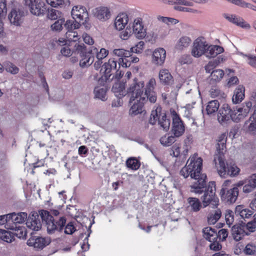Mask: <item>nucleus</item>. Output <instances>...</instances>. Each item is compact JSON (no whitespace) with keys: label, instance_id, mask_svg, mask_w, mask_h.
<instances>
[{"label":"nucleus","instance_id":"obj_6","mask_svg":"<svg viewBox=\"0 0 256 256\" xmlns=\"http://www.w3.org/2000/svg\"><path fill=\"white\" fill-rule=\"evenodd\" d=\"M157 121L158 125L164 130L167 131L169 130L170 124V119L168 118L166 114L162 112L160 106H158L152 111L149 120V122L152 125L156 124Z\"/></svg>","mask_w":256,"mask_h":256},{"label":"nucleus","instance_id":"obj_64","mask_svg":"<svg viewBox=\"0 0 256 256\" xmlns=\"http://www.w3.org/2000/svg\"><path fill=\"white\" fill-rule=\"evenodd\" d=\"M82 37L84 41L86 44H87L90 45H92L94 43V41L92 38L87 34H84L82 35Z\"/></svg>","mask_w":256,"mask_h":256},{"label":"nucleus","instance_id":"obj_29","mask_svg":"<svg viewBox=\"0 0 256 256\" xmlns=\"http://www.w3.org/2000/svg\"><path fill=\"white\" fill-rule=\"evenodd\" d=\"M94 16L100 20H106L110 16V12L107 7L100 6L95 9Z\"/></svg>","mask_w":256,"mask_h":256},{"label":"nucleus","instance_id":"obj_42","mask_svg":"<svg viewBox=\"0 0 256 256\" xmlns=\"http://www.w3.org/2000/svg\"><path fill=\"white\" fill-rule=\"evenodd\" d=\"M80 24L77 21L68 20L64 24V27L68 30V32L73 30H74L78 28Z\"/></svg>","mask_w":256,"mask_h":256},{"label":"nucleus","instance_id":"obj_53","mask_svg":"<svg viewBox=\"0 0 256 256\" xmlns=\"http://www.w3.org/2000/svg\"><path fill=\"white\" fill-rule=\"evenodd\" d=\"M144 46V42L140 41L136 44L135 46L131 48L130 51L134 53H141L143 50Z\"/></svg>","mask_w":256,"mask_h":256},{"label":"nucleus","instance_id":"obj_28","mask_svg":"<svg viewBox=\"0 0 256 256\" xmlns=\"http://www.w3.org/2000/svg\"><path fill=\"white\" fill-rule=\"evenodd\" d=\"M126 83L122 82L115 83L112 87V91L116 96L120 98L127 94V90H126Z\"/></svg>","mask_w":256,"mask_h":256},{"label":"nucleus","instance_id":"obj_45","mask_svg":"<svg viewBox=\"0 0 256 256\" xmlns=\"http://www.w3.org/2000/svg\"><path fill=\"white\" fill-rule=\"evenodd\" d=\"M6 70L12 74H15L18 72L19 68L12 62H8L4 64Z\"/></svg>","mask_w":256,"mask_h":256},{"label":"nucleus","instance_id":"obj_58","mask_svg":"<svg viewBox=\"0 0 256 256\" xmlns=\"http://www.w3.org/2000/svg\"><path fill=\"white\" fill-rule=\"evenodd\" d=\"M132 33L131 28L127 27L124 30L120 32V36L122 39L126 40L130 38Z\"/></svg>","mask_w":256,"mask_h":256},{"label":"nucleus","instance_id":"obj_40","mask_svg":"<svg viewBox=\"0 0 256 256\" xmlns=\"http://www.w3.org/2000/svg\"><path fill=\"white\" fill-rule=\"evenodd\" d=\"M126 165L128 168L136 170L140 168V164L136 158H130L126 161Z\"/></svg>","mask_w":256,"mask_h":256},{"label":"nucleus","instance_id":"obj_48","mask_svg":"<svg viewBox=\"0 0 256 256\" xmlns=\"http://www.w3.org/2000/svg\"><path fill=\"white\" fill-rule=\"evenodd\" d=\"M164 2H168V4H176L188 6H192L194 4L190 0H162Z\"/></svg>","mask_w":256,"mask_h":256},{"label":"nucleus","instance_id":"obj_24","mask_svg":"<svg viewBox=\"0 0 256 256\" xmlns=\"http://www.w3.org/2000/svg\"><path fill=\"white\" fill-rule=\"evenodd\" d=\"M27 244L37 249H42L48 244L46 239L42 237H32L28 240Z\"/></svg>","mask_w":256,"mask_h":256},{"label":"nucleus","instance_id":"obj_14","mask_svg":"<svg viewBox=\"0 0 256 256\" xmlns=\"http://www.w3.org/2000/svg\"><path fill=\"white\" fill-rule=\"evenodd\" d=\"M24 4L28 6L30 12L36 16L43 14L46 10L43 2H38L36 0H24Z\"/></svg>","mask_w":256,"mask_h":256},{"label":"nucleus","instance_id":"obj_5","mask_svg":"<svg viewBox=\"0 0 256 256\" xmlns=\"http://www.w3.org/2000/svg\"><path fill=\"white\" fill-rule=\"evenodd\" d=\"M218 162L214 164L220 177L223 178H226L228 176L234 177L239 174L240 169L234 162H225L224 160H222L221 158H218Z\"/></svg>","mask_w":256,"mask_h":256},{"label":"nucleus","instance_id":"obj_44","mask_svg":"<svg viewBox=\"0 0 256 256\" xmlns=\"http://www.w3.org/2000/svg\"><path fill=\"white\" fill-rule=\"evenodd\" d=\"M175 137L172 136L165 135L160 138V142L163 146H170L176 140Z\"/></svg>","mask_w":256,"mask_h":256},{"label":"nucleus","instance_id":"obj_25","mask_svg":"<svg viewBox=\"0 0 256 256\" xmlns=\"http://www.w3.org/2000/svg\"><path fill=\"white\" fill-rule=\"evenodd\" d=\"M226 19L230 22L246 29H250V25L244 20L240 16H236L234 15L226 16Z\"/></svg>","mask_w":256,"mask_h":256},{"label":"nucleus","instance_id":"obj_18","mask_svg":"<svg viewBox=\"0 0 256 256\" xmlns=\"http://www.w3.org/2000/svg\"><path fill=\"white\" fill-rule=\"evenodd\" d=\"M6 215V223L12 222L14 224H22L26 221L28 217L27 214L24 212L18 214L13 212Z\"/></svg>","mask_w":256,"mask_h":256},{"label":"nucleus","instance_id":"obj_2","mask_svg":"<svg viewBox=\"0 0 256 256\" xmlns=\"http://www.w3.org/2000/svg\"><path fill=\"white\" fill-rule=\"evenodd\" d=\"M36 212H32L26 218V224L30 229L38 231L41 228L42 223L39 218L40 216L42 222L46 225L48 232L52 234L56 231L61 232L66 224V218L64 216L54 218L46 210H41Z\"/></svg>","mask_w":256,"mask_h":256},{"label":"nucleus","instance_id":"obj_31","mask_svg":"<svg viewBox=\"0 0 256 256\" xmlns=\"http://www.w3.org/2000/svg\"><path fill=\"white\" fill-rule=\"evenodd\" d=\"M244 88L238 86L234 91L232 100L234 104L240 102L244 98Z\"/></svg>","mask_w":256,"mask_h":256},{"label":"nucleus","instance_id":"obj_7","mask_svg":"<svg viewBox=\"0 0 256 256\" xmlns=\"http://www.w3.org/2000/svg\"><path fill=\"white\" fill-rule=\"evenodd\" d=\"M72 53L79 54L80 66L82 68L89 66L94 62V57L92 53H90V49L86 52V46L83 44H76Z\"/></svg>","mask_w":256,"mask_h":256},{"label":"nucleus","instance_id":"obj_52","mask_svg":"<svg viewBox=\"0 0 256 256\" xmlns=\"http://www.w3.org/2000/svg\"><path fill=\"white\" fill-rule=\"evenodd\" d=\"M64 18L58 19L52 25L51 28L53 30L56 31L60 30L62 28V25L64 24Z\"/></svg>","mask_w":256,"mask_h":256},{"label":"nucleus","instance_id":"obj_23","mask_svg":"<svg viewBox=\"0 0 256 256\" xmlns=\"http://www.w3.org/2000/svg\"><path fill=\"white\" fill-rule=\"evenodd\" d=\"M188 208L192 212H199L202 206L200 200L194 197H190L187 199Z\"/></svg>","mask_w":256,"mask_h":256},{"label":"nucleus","instance_id":"obj_39","mask_svg":"<svg viewBox=\"0 0 256 256\" xmlns=\"http://www.w3.org/2000/svg\"><path fill=\"white\" fill-rule=\"evenodd\" d=\"M191 42V40L188 36H182L178 40L176 45V48L179 50H182L184 48L189 46Z\"/></svg>","mask_w":256,"mask_h":256},{"label":"nucleus","instance_id":"obj_12","mask_svg":"<svg viewBox=\"0 0 256 256\" xmlns=\"http://www.w3.org/2000/svg\"><path fill=\"white\" fill-rule=\"evenodd\" d=\"M71 14L72 18L80 24H84L88 18V14L86 8L84 6H74Z\"/></svg>","mask_w":256,"mask_h":256},{"label":"nucleus","instance_id":"obj_61","mask_svg":"<svg viewBox=\"0 0 256 256\" xmlns=\"http://www.w3.org/2000/svg\"><path fill=\"white\" fill-rule=\"evenodd\" d=\"M218 66V63L214 60L212 61L209 62L206 66H205V70L207 72H210L216 66Z\"/></svg>","mask_w":256,"mask_h":256},{"label":"nucleus","instance_id":"obj_32","mask_svg":"<svg viewBox=\"0 0 256 256\" xmlns=\"http://www.w3.org/2000/svg\"><path fill=\"white\" fill-rule=\"evenodd\" d=\"M235 214L236 215H239L241 218H245L250 217L253 212L249 209L245 208L244 206L239 205L236 206L235 208Z\"/></svg>","mask_w":256,"mask_h":256},{"label":"nucleus","instance_id":"obj_35","mask_svg":"<svg viewBox=\"0 0 256 256\" xmlns=\"http://www.w3.org/2000/svg\"><path fill=\"white\" fill-rule=\"evenodd\" d=\"M132 52H130V54H128L127 56H125L124 58H118V68H120V66L124 68H127L130 66L132 64Z\"/></svg>","mask_w":256,"mask_h":256},{"label":"nucleus","instance_id":"obj_43","mask_svg":"<svg viewBox=\"0 0 256 256\" xmlns=\"http://www.w3.org/2000/svg\"><path fill=\"white\" fill-rule=\"evenodd\" d=\"M256 182L252 181L250 178L248 182L245 184L242 188V191L244 193L248 194L252 192L256 188Z\"/></svg>","mask_w":256,"mask_h":256},{"label":"nucleus","instance_id":"obj_30","mask_svg":"<svg viewBox=\"0 0 256 256\" xmlns=\"http://www.w3.org/2000/svg\"><path fill=\"white\" fill-rule=\"evenodd\" d=\"M160 80L164 85H169L173 82V78L168 70H162L159 74Z\"/></svg>","mask_w":256,"mask_h":256},{"label":"nucleus","instance_id":"obj_4","mask_svg":"<svg viewBox=\"0 0 256 256\" xmlns=\"http://www.w3.org/2000/svg\"><path fill=\"white\" fill-rule=\"evenodd\" d=\"M204 237L208 241L210 242V248L214 251H218L222 249V245L220 242L226 240L228 236L227 230L222 228L217 232L214 228L210 227L205 228L203 230Z\"/></svg>","mask_w":256,"mask_h":256},{"label":"nucleus","instance_id":"obj_50","mask_svg":"<svg viewBox=\"0 0 256 256\" xmlns=\"http://www.w3.org/2000/svg\"><path fill=\"white\" fill-rule=\"evenodd\" d=\"M226 223L229 226L232 224L234 222V214L232 210H227L225 214Z\"/></svg>","mask_w":256,"mask_h":256},{"label":"nucleus","instance_id":"obj_26","mask_svg":"<svg viewBox=\"0 0 256 256\" xmlns=\"http://www.w3.org/2000/svg\"><path fill=\"white\" fill-rule=\"evenodd\" d=\"M226 142H218L216 145V152L214 155L213 162L218 163V160H216L221 158L222 160H224V152L226 151Z\"/></svg>","mask_w":256,"mask_h":256},{"label":"nucleus","instance_id":"obj_8","mask_svg":"<svg viewBox=\"0 0 256 256\" xmlns=\"http://www.w3.org/2000/svg\"><path fill=\"white\" fill-rule=\"evenodd\" d=\"M118 60L114 57L108 60V62H105L102 66L100 72L104 74V78L108 80L110 78V76L112 74L116 72V75L119 74L120 78L123 75L121 71H118V68L117 64Z\"/></svg>","mask_w":256,"mask_h":256},{"label":"nucleus","instance_id":"obj_60","mask_svg":"<svg viewBox=\"0 0 256 256\" xmlns=\"http://www.w3.org/2000/svg\"><path fill=\"white\" fill-rule=\"evenodd\" d=\"M256 225L252 221L250 222L244 226V230H246L248 232V235L251 232H253L256 230Z\"/></svg>","mask_w":256,"mask_h":256},{"label":"nucleus","instance_id":"obj_38","mask_svg":"<svg viewBox=\"0 0 256 256\" xmlns=\"http://www.w3.org/2000/svg\"><path fill=\"white\" fill-rule=\"evenodd\" d=\"M210 95L212 98H218L219 100L224 99L226 94L216 88H212L210 90Z\"/></svg>","mask_w":256,"mask_h":256},{"label":"nucleus","instance_id":"obj_34","mask_svg":"<svg viewBox=\"0 0 256 256\" xmlns=\"http://www.w3.org/2000/svg\"><path fill=\"white\" fill-rule=\"evenodd\" d=\"M91 52L92 53V54L94 56V55L96 54V58L97 60H102L104 58L108 56V50L104 48H102L100 52H98L97 48L92 46L90 48V53Z\"/></svg>","mask_w":256,"mask_h":256},{"label":"nucleus","instance_id":"obj_47","mask_svg":"<svg viewBox=\"0 0 256 256\" xmlns=\"http://www.w3.org/2000/svg\"><path fill=\"white\" fill-rule=\"evenodd\" d=\"M94 92L96 98H98L104 101L106 100V90L104 88L96 87L94 89Z\"/></svg>","mask_w":256,"mask_h":256},{"label":"nucleus","instance_id":"obj_54","mask_svg":"<svg viewBox=\"0 0 256 256\" xmlns=\"http://www.w3.org/2000/svg\"><path fill=\"white\" fill-rule=\"evenodd\" d=\"M6 13V0H0V17H4Z\"/></svg>","mask_w":256,"mask_h":256},{"label":"nucleus","instance_id":"obj_59","mask_svg":"<svg viewBox=\"0 0 256 256\" xmlns=\"http://www.w3.org/2000/svg\"><path fill=\"white\" fill-rule=\"evenodd\" d=\"M46 2L48 4L54 8L62 6L64 4V0H46Z\"/></svg>","mask_w":256,"mask_h":256},{"label":"nucleus","instance_id":"obj_1","mask_svg":"<svg viewBox=\"0 0 256 256\" xmlns=\"http://www.w3.org/2000/svg\"><path fill=\"white\" fill-rule=\"evenodd\" d=\"M202 159L192 156L181 169L180 174L184 178L190 176L192 178L196 180L190 186V191L197 194L204 192L201 198L204 208L209 205H211L212 208L216 207L219 204V199L216 194V182L214 181L210 182L206 185V176L202 173Z\"/></svg>","mask_w":256,"mask_h":256},{"label":"nucleus","instance_id":"obj_41","mask_svg":"<svg viewBox=\"0 0 256 256\" xmlns=\"http://www.w3.org/2000/svg\"><path fill=\"white\" fill-rule=\"evenodd\" d=\"M0 239L6 242H12L14 240V235L10 232L2 230Z\"/></svg>","mask_w":256,"mask_h":256},{"label":"nucleus","instance_id":"obj_15","mask_svg":"<svg viewBox=\"0 0 256 256\" xmlns=\"http://www.w3.org/2000/svg\"><path fill=\"white\" fill-rule=\"evenodd\" d=\"M132 32L138 38H142L146 36V29L144 28L142 20L140 18H136L132 24Z\"/></svg>","mask_w":256,"mask_h":256},{"label":"nucleus","instance_id":"obj_46","mask_svg":"<svg viewBox=\"0 0 256 256\" xmlns=\"http://www.w3.org/2000/svg\"><path fill=\"white\" fill-rule=\"evenodd\" d=\"M224 76V72L222 70L218 69L212 71L210 76L212 80L219 81Z\"/></svg>","mask_w":256,"mask_h":256},{"label":"nucleus","instance_id":"obj_10","mask_svg":"<svg viewBox=\"0 0 256 256\" xmlns=\"http://www.w3.org/2000/svg\"><path fill=\"white\" fill-rule=\"evenodd\" d=\"M252 103L251 102H246L242 107L234 108L232 113V120L236 122H238L243 120L249 113Z\"/></svg>","mask_w":256,"mask_h":256},{"label":"nucleus","instance_id":"obj_36","mask_svg":"<svg viewBox=\"0 0 256 256\" xmlns=\"http://www.w3.org/2000/svg\"><path fill=\"white\" fill-rule=\"evenodd\" d=\"M220 103L218 100L210 101L206 106V114L208 115L216 112L219 108Z\"/></svg>","mask_w":256,"mask_h":256},{"label":"nucleus","instance_id":"obj_56","mask_svg":"<svg viewBox=\"0 0 256 256\" xmlns=\"http://www.w3.org/2000/svg\"><path fill=\"white\" fill-rule=\"evenodd\" d=\"M66 38L69 41L76 42L78 40V32H76L71 30L67 32L66 34Z\"/></svg>","mask_w":256,"mask_h":256},{"label":"nucleus","instance_id":"obj_63","mask_svg":"<svg viewBox=\"0 0 256 256\" xmlns=\"http://www.w3.org/2000/svg\"><path fill=\"white\" fill-rule=\"evenodd\" d=\"M174 9L179 11L181 12H190L192 13H197L198 12V11L196 10H194L193 8H186L182 6H175Z\"/></svg>","mask_w":256,"mask_h":256},{"label":"nucleus","instance_id":"obj_20","mask_svg":"<svg viewBox=\"0 0 256 256\" xmlns=\"http://www.w3.org/2000/svg\"><path fill=\"white\" fill-rule=\"evenodd\" d=\"M166 58V52L163 48H158L153 52L152 61L156 65L162 66Z\"/></svg>","mask_w":256,"mask_h":256},{"label":"nucleus","instance_id":"obj_49","mask_svg":"<svg viewBox=\"0 0 256 256\" xmlns=\"http://www.w3.org/2000/svg\"><path fill=\"white\" fill-rule=\"evenodd\" d=\"M130 54V51L126 50L123 48L114 49L113 50V56H117L118 59L121 58H124L125 56Z\"/></svg>","mask_w":256,"mask_h":256},{"label":"nucleus","instance_id":"obj_37","mask_svg":"<svg viewBox=\"0 0 256 256\" xmlns=\"http://www.w3.org/2000/svg\"><path fill=\"white\" fill-rule=\"evenodd\" d=\"M222 216V212L220 209L215 210L213 212L210 213L208 217V222L210 224H214Z\"/></svg>","mask_w":256,"mask_h":256},{"label":"nucleus","instance_id":"obj_55","mask_svg":"<svg viewBox=\"0 0 256 256\" xmlns=\"http://www.w3.org/2000/svg\"><path fill=\"white\" fill-rule=\"evenodd\" d=\"M178 62L181 65L184 64H190L192 62V59L190 55H183L180 58Z\"/></svg>","mask_w":256,"mask_h":256},{"label":"nucleus","instance_id":"obj_21","mask_svg":"<svg viewBox=\"0 0 256 256\" xmlns=\"http://www.w3.org/2000/svg\"><path fill=\"white\" fill-rule=\"evenodd\" d=\"M232 235L236 242L241 240L245 236L248 235V232L244 230V226L234 225L232 229Z\"/></svg>","mask_w":256,"mask_h":256},{"label":"nucleus","instance_id":"obj_33","mask_svg":"<svg viewBox=\"0 0 256 256\" xmlns=\"http://www.w3.org/2000/svg\"><path fill=\"white\" fill-rule=\"evenodd\" d=\"M244 126L250 132L254 133L256 132V113H254L246 122Z\"/></svg>","mask_w":256,"mask_h":256},{"label":"nucleus","instance_id":"obj_13","mask_svg":"<svg viewBox=\"0 0 256 256\" xmlns=\"http://www.w3.org/2000/svg\"><path fill=\"white\" fill-rule=\"evenodd\" d=\"M238 195V189L234 187L230 190L221 189L220 196L222 201L228 204H232L236 202Z\"/></svg>","mask_w":256,"mask_h":256},{"label":"nucleus","instance_id":"obj_11","mask_svg":"<svg viewBox=\"0 0 256 256\" xmlns=\"http://www.w3.org/2000/svg\"><path fill=\"white\" fill-rule=\"evenodd\" d=\"M172 132L176 137L181 136L185 131L184 124L180 116L174 110L172 112Z\"/></svg>","mask_w":256,"mask_h":256},{"label":"nucleus","instance_id":"obj_22","mask_svg":"<svg viewBox=\"0 0 256 256\" xmlns=\"http://www.w3.org/2000/svg\"><path fill=\"white\" fill-rule=\"evenodd\" d=\"M128 22V16L126 13H121L116 17L114 22L116 30H123Z\"/></svg>","mask_w":256,"mask_h":256},{"label":"nucleus","instance_id":"obj_16","mask_svg":"<svg viewBox=\"0 0 256 256\" xmlns=\"http://www.w3.org/2000/svg\"><path fill=\"white\" fill-rule=\"evenodd\" d=\"M207 47L208 44L206 42L197 38L194 42L192 54L194 57H200L204 54H206Z\"/></svg>","mask_w":256,"mask_h":256},{"label":"nucleus","instance_id":"obj_3","mask_svg":"<svg viewBox=\"0 0 256 256\" xmlns=\"http://www.w3.org/2000/svg\"><path fill=\"white\" fill-rule=\"evenodd\" d=\"M156 86L155 79L151 78L146 84L144 94L142 96L144 86V82L138 80L137 78H134L127 90V94L130 97V102L132 103L136 99L146 97V100H148L151 103L156 102L157 99L156 92L154 91Z\"/></svg>","mask_w":256,"mask_h":256},{"label":"nucleus","instance_id":"obj_51","mask_svg":"<svg viewBox=\"0 0 256 256\" xmlns=\"http://www.w3.org/2000/svg\"><path fill=\"white\" fill-rule=\"evenodd\" d=\"M244 251L246 254H254L256 252V246L253 244H248L245 246Z\"/></svg>","mask_w":256,"mask_h":256},{"label":"nucleus","instance_id":"obj_62","mask_svg":"<svg viewBox=\"0 0 256 256\" xmlns=\"http://www.w3.org/2000/svg\"><path fill=\"white\" fill-rule=\"evenodd\" d=\"M248 59V64L254 68H256V56L250 54H244Z\"/></svg>","mask_w":256,"mask_h":256},{"label":"nucleus","instance_id":"obj_27","mask_svg":"<svg viewBox=\"0 0 256 256\" xmlns=\"http://www.w3.org/2000/svg\"><path fill=\"white\" fill-rule=\"evenodd\" d=\"M224 52L223 47L217 45L208 46L206 48V55L208 58H214L218 54Z\"/></svg>","mask_w":256,"mask_h":256},{"label":"nucleus","instance_id":"obj_9","mask_svg":"<svg viewBox=\"0 0 256 256\" xmlns=\"http://www.w3.org/2000/svg\"><path fill=\"white\" fill-rule=\"evenodd\" d=\"M26 13V10L24 8L22 5H18L12 8L8 18L11 24L18 26L22 24Z\"/></svg>","mask_w":256,"mask_h":256},{"label":"nucleus","instance_id":"obj_19","mask_svg":"<svg viewBox=\"0 0 256 256\" xmlns=\"http://www.w3.org/2000/svg\"><path fill=\"white\" fill-rule=\"evenodd\" d=\"M146 97L140 98V99H136L131 106L129 113L132 116H134L142 112L144 104L146 101Z\"/></svg>","mask_w":256,"mask_h":256},{"label":"nucleus","instance_id":"obj_17","mask_svg":"<svg viewBox=\"0 0 256 256\" xmlns=\"http://www.w3.org/2000/svg\"><path fill=\"white\" fill-rule=\"evenodd\" d=\"M232 110L228 104H224L220 109L218 119L220 124L227 122L232 118Z\"/></svg>","mask_w":256,"mask_h":256},{"label":"nucleus","instance_id":"obj_57","mask_svg":"<svg viewBox=\"0 0 256 256\" xmlns=\"http://www.w3.org/2000/svg\"><path fill=\"white\" fill-rule=\"evenodd\" d=\"M76 228L72 222H68L65 226L64 233L68 234H72L76 230Z\"/></svg>","mask_w":256,"mask_h":256}]
</instances>
